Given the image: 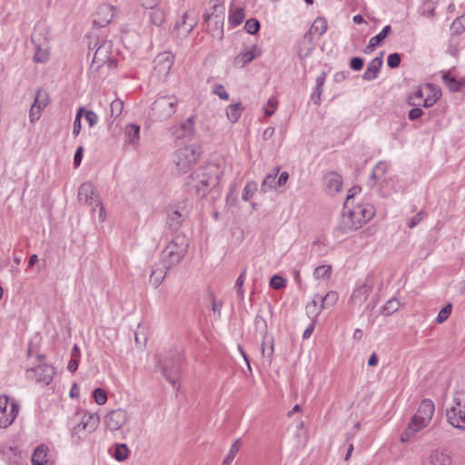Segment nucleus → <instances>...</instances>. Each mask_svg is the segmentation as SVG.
Segmentation results:
<instances>
[{
    "instance_id": "25",
    "label": "nucleus",
    "mask_w": 465,
    "mask_h": 465,
    "mask_svg": "<svg viewBox=\"0 0 465 465\" xmlns=\"http://www.w3.org/2000/svg\"><path fill=\"white\" fill-rule=\"evenodd\" d=\"M426 97L423 100L422 106L429 108L432 106L440 97V89L431 84H425Z\"/></svg>"
},
{
    "instance_id": "4",
    "label": "nucleus",
    "mask_w": 465,
    "mask_h": 465,
    "mask_svg": "<svg viewBox=\"0 0 465 465\" xmlns=\"http://www.w3.org/2000/svg\"><path fill=\"white\" fill-rule=\"evenodd\" d=\"M179 99L173 94L160 95L151 106L152 116L156 121H164L174 114Z\"/></svg>"
},
{
    "instance_id": "38",
    "label": "nucleus",
    "mask_w": 465,
    "mask_h": 465,
    "mask_svg": "<svg viewBox=\"0 0 465 465\" xmlns=\"http://www.w3.org/2000/svg\"><path fill=\"white\" fill-rule=\"evenodd\" d=\"M245 18L244 9L242 7H237L234 10H231L229 15V23L232 26H237L241 25Z\"/></svg>"
},
{
    "instance_id": "64",
    "label": "nucleus",
    "mask_w": 465,
    "mask_h": 465,
    "mask_svg": "<svg viewBox=\"0 0 465 465\" xmlns=\"http://www.w3.org/2000/svg\"><path fill=\"white\" fill-rule=\"evenodd\" d=\"M423 114V111L419 106H415L409 111L408 116L411 120L414 121L419 119Z\"/></svg>"
},
{
    "instance_id": "51",
    "label": "nucleus",
    "mask_w": 465,
    "mask_h": 465,
    "mask_svg": "<svg viewBox=\"0 0 465 465\" xmlns=\"http://www.w3.org/2000/svg\"><path fill=\"white\" fill-rule=\"evenodd\" d=\"M93 397H94V401L98 404V405H104L106 403L107 401V394H106V391L101 388H96L94 391H93Z\"/></svg>"
},
{
    "instance_id": "54",
    "label": "nucleus",
    "mask_w": 465,
    "mask_h": 465,
    "mask_svg": "<svg viewBox=\"0 0 465 465\" xmlns=\"http://www.w3.org/2000/svg\"><path fill=\"white\" fill-rule=\"evenodd\" d=\"M451 304L449 303L447 304L446 306H444L440 311V312L438 313V316L436 318V322L438 323H442L444 322L450 315L451 313Z\"/></svg>"
},
{
    "instance_id": "15",
    "label": "nucleus",
    "mask_w": 465,
    "mask_h": 465,
    "mask_svg": "<svg viewBox=\"0 0 465 465\" xmlns=\"http://www.w3.org/2000/svg\"><path fill=\"white\" fill-rule=\"evenodd\" d=\"M129 420V415L125 410L117 409L109 411L104 418V425L110 430L121 429Z\"/></svg>"
},
{
    "instance_id": "40",
    "label": "nucleus",
    "mask_w": 465,
    "mask_h": 465,
    "mask_svg": "<svg viewBox=\"0 0 465 465\" xmlns=\"http://www.w3.org/2000/svg\"><path fill=\"white\" fill-rule=\"evenodd\" d=\"M327 27L328 26L326 19L322 17H318L317 19H315L311 29L308 32H312V35L314 33L321 35L326 32Z\"/></svg>"
},
{
    "instance_id": "1",
    "label": "nucleus",
    "mask_w": 465,
    "mask_h": 465,
    "mask_svg": "<svg viewBox=\"0 0 465 465\" xmlns=\"http://www.w3.org/2000/svg\"><path fill=\"white\" fill-rule=\"evenodd\" d=\"M223 170L215 163H208L197 168L187 179L186 185L197 198H204L218 183Z\"/></svg>"
},
{
    "instance_id": "39",
    "label": "nucleus",
    "mask_w": 465,
    "mask_h": 465,
    "mask_svg": "<svg viewBox=\"0 0 465 465\" xmlns=\"http://www.w3.org/2000/svg\"><path fill=\"white\" fill-rule=\"evenodd\" d=\"M400 302L396 298H392L382 306L381 313L384 316L391 315L400 309Z\"/></svg>"
},
{
    "instance_id": "62",
    "label": "nucleus",
    "mask_w": 465,
    "mask_h": 465,
    "mask_svg": "<svg viewBox=\"0 0 465 465\" xmlns=\"http://www.w3.org/2000/svg\"><path fill=\"white\" fill-rule=\"evenodd\" d=\"M85 120L88 122L89 126L93 127L96 124L98 116L94 112L88 110L85 112Z\"/></svg>"
},
{
    "instance_id": "48",
    "label": "nucleus",
    "mask_w": 465,
    "mask_h": 465,
    "mask_svg": "<svg viewBox=\"0 0 465 465\" xmlns=\"http://www.w3.org/2000/svg\"><path fill=\"white\" fill-rule=\"evenodd\" d=\"M331 273V265H321L314 270V276L316 279H328Z\"/></svg>"
},
{
    "instance_id": "43",
    "label": "nucleus",
    "mask_w": 465,
    "mask_h": 465,
    "mask_svg": "<svg viewBox=\"0 0 465 465\" xmlns=\"http://www.w3.org/2000/svg\"><path fill=\"white\" fill-rule=\"evenodd\" d=\"M48 104V96L42 90H37L35 97V102L32 104L33 107L43 110Z\"/></svg>"
},
{
    "instance_id": "3",
    "label": "nucleus",
    "mask_w": 465,
    "mask_h": 465,
    "mask_svg": "<svg viewBox=\"0 0 465 465\" xmlns=\"http://www.w3.org/2000/svg\"><path fill=\"white\" fill-rule=\"evenodd\" d=\"M188 247V238L182 233L176 234L163 248L160 265H163L165 270H170L179 264L185 257Z\"/></svg>"
},
{
    "instance_id": "16",
    "label": "nucleus",
    "mask_w": 465,
    "mask_h": 465,
    "mask_svg": "<svg viewBox=\"0 0 465 465\" xmlns=\"http://www.w3.org/2000/svg\"><path fill=\"white\" fill-rule=\"evenodd\" d=\"M173 64V56L169 52L159 54L153 60V70L159 77L166 76Z\"/></svg>"
},
{
    "instance_id": "17",
    "label": "nucleus",
    "mask_w": 465,
    "mask_h": 465,
    "mask_svg": "<svg viewBox=\"0 0 465 465\" xmlns=\"http://www.w3.org/2000/svg\"><path fill=\"white\" fill-rule=\"evenodd\" d=\"M197 22L194 18H190L187 13H184L182 21L177 22L173 30V35L176 38H185L195 27Z\"/></svg>"
},
{
    "instance_id": "12",
    "label": "nucleus",
    "mask_w": 465,
    "mask_h": 465,
    "mask_svg": "<svg viewBox=\"0 0 465 465\" xmlns=\"http://www.w3.org/2000/svg\"><path fill=\"white\" fill-rule=\"evenodd\" d=\"M182 357L179 353H171L162 363L161 371L164 375L165 379L173 385L176 390L179 389V373L181 370Z\"/></svg>"
},
{
    "instance_id": "50",
    "label": "nucleus",
    "mask_w": 465,
    "mask_h": 465,
    "mask_svg": "<svg viewBox=\"0 0 465 465\" xmlns=\"http://www.w3.org/2000/svg\"><path fill=\"white\" fill-rule=\"evenodd\" d=\"M260 27H261L260 23L255 18L248 19L244 25V29L246 30V32L248 34H251V35L256 34L260 30Z\"/></svg>"
},
{
    "instance_id": "42",
    "label": "nucleus",
    "mask_w": 465,
    "mask_h": 465,
    "mask_svg": "<svg viewBox=\"0 0 465 465\" xmlns=\"http://www.w3.org/2000/svg\"><path fill=\"white\" fill-rule=\"evenodd\" d=\"M442 80L450 91L457 92L460 89V83L450 73L443 74Z\"/></svg>"
},
{
    "instance_id": "53",
    "label": "nucleus",
    "mask_w": 465,
    "mask_h": 465,
    "mask_svg": "<svg viewBox=\"0 0 465 465\" xmlns=\"http://www.w3.org/2000/svg\"><path fill=\"white\" fill-rule=\"evenodd\" d=\"M193 119H194V117L191 116L184 123H183L181 124L180 127L183 131V133L181 134V136H186V135L192 134L193 130V124H194Z\"/></svg>"
},
{
    "instance_id": "57",
    "label": "nucleus",
    "mask_w": 465,
    "mask_h": 465,
    "mask_svg": "<svg viewBox=\"0 0 465 465\" xmlns=\"http://www.w3.org/2000/svg\"><path fill=\"white\" fill-rule=\"evenodd\" d=\"M277 100L275 97H271L268 102H267V104L266 106L264 107L263 109V112H264V114L266 116H271L274 114L276 108H277Z\"/></svg>"
},
{
    "instance_id": "32",
    "label": "nucleus",
    "mask_w": 465,
    "mask_h": 465,
    "mask_svg": "<svg viewBox=\"0 0 465 465\" xmlns=\"http://www.w3.org/2000/svg\"><path fill=\"white\" fill-rule=\"evenodd\" d=\"M140 126L134 124H129L124 129L125 142L131 144H136L139 141Z\"/></svg>"
},
{
    "instance_id": "61",
    "label": "nucleus",
    "mask_w": 465,
    "mask_h": 465,
    "mask_svg": "<svg viewBox=\"0 0 465 465\" xmlns=\"http://www.w3.org/2000/svg\"><path fill=\"white\" fill-rule=\"evenodd\" d=\"M424 215H425L424 212H422V211L419 212L414 217L410 219V221L408 222V227L411 229L416 227L420 223V221L424 218Z\"/></svg>"
},
{
    "instance_id": "63",
    "label": "nucleus",
    "mask_w": 465,
    "mask_h": 465,
    "mask_svg": "<svg viewBox=\"0 0 465 465\" xmlns=\"http://www.w3.org/2000/svg\"><path fill=\"white\" fill-rule=\"evenodd\" d=\"M360 192H361V187H359V186H353L349 190L346 201L344 203L345 209H348L349 203H350L351 199H352Z\"/></svg>"
},
{
    "instance_id": "35",
    "label": "nucleus",
    "mask_w": 465,
    "mask_h": 465,
    "mask_svg": "<svg viewBox=\"0 0 465 465\" xmlns=\"http://www.w3.org/2000/svg\"><path fill=\"white\" fill-rule=\"evenodd\" d=\"M32 42L35 45V53L34 55L35 62L37 63H45L49 58V53L46 48H43L39 44H36V35L34 34L31 37Z\"/></svg>"
},
{
    "instance_id": "46",
    "label": "nucleus",
    "mask_w": 465,
    "mask_h": 465,
    "mask_svg": "<svg viewBox=\"0 0 465 465\" xmlns=\"http://www.w3.org/2000/svg\"><path fill=\"white\" fill-rule=\"evenodd\" d=\"M129 454V450L127 446L124 443L117 444L115 446L114 457L116 460L123 461L127 459Z\"/></svg>"
},
{
    "instance_id": "45",
    "label": "nucleus",
    "mask_w": 465,
    "mask_h": 465,
    "mask_svg": "<svg viewBox=\"0 0 465 465\" xmlns=\"http://www.w3.org/2000/svg\"><path fill=\"white\" fill-rule=\"evenodd\" d=\"M317 298L321 301L322 304H323V308L325 306H332L336 303L339 298V294L336 292H329L325 296H317Z\"/></svg>"
},
{
    "instance_id": "49",
    "label": "nucleus",
    "mask_w": 465,
    "mask_h": 465,
    "mask_svg": "<svg viewBox=\"0 0 465 465\" xmlns=\"http://www.w3.org/2000/svg\"><path fill=\"white\" fill-rule=\"evenodd\" d=\"M257 190V184L255 182H248L243 188L242 198L243 201H249Z\"/></svg>"
},
{
    "instance_id": "44",
    "label": "nucleus",
    "mask_w": 465,
    "mask_h": 465,
    "mask_svg": "<svg viewBox=\"0 0 465 465\" xmlns=\"http://www.w3.org/2000/svg\"><path fill=\"white\" fill-rule=\"evenodd\" d=\"M305 309L306 313L310 318H316L323 310V304L318 306V301L314 299L306 305Z\"/></svg>"
},
{
    "instance_id": "55",
    "label": "nucleus",
    "mask_w": 465,
    "mask_h": 465,
    "mask_svg": "<svg viewBox=\"0 0 465 465\" xmlns=\"http://www.w3.org/2000/svg\"><path fill=\"white\" fill-rule=\"evenodd\" d=\"M286 285V281L280 275H273L270 280V286L275 290H280L284 288Z\"/></svg>"
},
{
    "instance_id": "36",
    "label": "nucleus",
    "mask_w": 465,
    "mask_h": 465,
    "mask_svg": "<svg viewBox=\"0 0 465 465\" xmlns=\"http://www.w3.org/2000/svg\"><path fill=\"white\" fill-rule=\"evenodd\" d=\"M425 86L423 88H418L408 96V104L411 106H420L423 103V96L425 95Z\"/></svg>"
},
{
    "instance_id": "31",
    "label": "nucleus",
    "mask_w": 465,
    "mask_h": 465,
    "mask_svg": "<svg viewBox=\"0 0 465 465\" xmlns=\"http://www.w3.org/2000/svg\"><path fill=\"white\" fill-rule=\"evenodd\" d=\"M280 171V167H276L273 170L272 173H268L262 184H261V192L265 193L270 190L276 189L278 187L276 176Z\"/></svg>"
},
{
    "instance_id": "33",
    "label": "nucleus",
    "mask_w": 465,
    "mask_h": 465,
    "mask_svg": "<svg viewBox=\"0 0 465 465\" xmlns=\"http://www.w3.org/2000/svg\"><path fill=\"white\" fill-rule=\"evenodd\" d=\"M273 351V338H268L266 336L265 338H263V341L262 343V354L269 364H271V362L272 361Z\"/></svg>"
},
{
    "instance_id": "7",
    "label": "nucleus",
    "mask_w": 465,
    "mask_h": 465,
    "mask_svg": "<svg viewBox=\"0 0 465 465\" xmlns=\"http://www.w3.org/2000/svg\"><path fill=\"white\" fill-rule=\"evenodd\" d=\"M100 423L97 413H89L82 416L80 421L72 430L71 439L74 444H79L86 436L94 432Z\"/></svg>"
},
{
    "instance_id": "26",
    "label": "nucleus",
    "mask_w": 465,
    "mask_h": 465,
    "mask_svg": "<svg viewBox=\"0 0 465 465\" xmlns=\"http://www.w3.org/2000/svg\"><path fill=\"white\" fill-rule=\"evenodd\" d=\"M184 213H181V211L177 207L171 206L168 210V219L167 224L169 228L173 231H176L182 225L183 221Z\"/></svg>"
},
{
    "instance_id": "47",
    "label": "nucleus",
    "mask_w": 465,
    "mask_h": 465,
    "mask_svg": "<svg viewBox=\"0 0 465 465\" xmlns=\"http://www.w3.org/2000/svg\"><path fill=\"white\" fill-rule=\"evenodd\" d=\"M245 274H246V269H243L235 282L237 296L241 300H243V298H244V291H243L242 286L245 282Z\"/></svg>"
},
{
    "instance_id": "34",
    "label": "nucleus",
    "mask_w": 465,
    "mask_h": 465,
    "mask_svg": "<svg viewBox=\"0 0 465 465\" xmlns=\"http://www.w3.org/2000/svg\"><path fill=\"white\" fill-rule=\"evenodd\" d=\"M243 110H244V107L242 106V104L241 103L230 104L226 108V116L231 123L234 124L240 119V117L242 115V112Z\"/></svg>"
},
{
    "instance_id": "27",
    "label": "nucleus",
    "mask_w": 465,
    "mask_h": 465,
    "mask_svg": "<svg viewBox=\"0 0 465 465\" xmlns=\"http://www.w3.org/2000/svg\"><path fill=\"white\" fill-rule=\"evenodd\" d=\"M391 25L384 26L382 28V30L377 35H375L370 39L369 44L366 46L364 52L366 54L372 52L388 36V35L391 33Z\"/></svg>"
},
{
    "instance_id": "58",
    "label": "nucleus",
    "mask_w": 465,
    "mask_h": 465,
    "mask_svg": "<svg viewBox=\"0 0 465 465\" xmlns=\"http://www.w3.org/2000/svg\"><path fill=\"white\" fill-rule=\"evenodd\" d=\"M401 55L399 54H391L387 59L388 66L391 68H397L401 64Z\"/></svg>"
},
{
    "instance_id": "56",
    "label": "nucleus",
    "mask_w": 465,
    "mask_h": 465,
    "mask_svg": "<svg viewBox=\"0 0 465 465\" xmlns=\"http://www.w3.org/2000/svg\"><path fill=\"white\" fill-rule=\"evenodd\" d=\"M254 325L256 330L260 331L262 334L263 335V338L267 336V322L262 317L257 315L255 318Z\"/></svg>"
},
{
    "instance_id": "5",
    "label": "nucleus",
    "mask_w": 465,
    "mask_h": 465,
    "mask_svg": "<svg viewBox=\"0 0 465 465\" xmlns=\"http://www.w3.org/2000/svg\"><path fill=\"white\" fill-rule=\"evenodd\" d=\"M448 422L456 429L465 430V392L458 391L452 398V405L447 409Z\"/></svg>"
},
{
    "instance_id": "59",
    "label": "nucleus",
    "mask_w": 465,
    "mask_h": 465,
    "mask_svg": "<svg viewBox=\"0 0 465 465\" xmlns=\"http://www.w3.org/2000/svg\"><path fill=\"white\" fill-rule=\"evenodd\" d=\"M363 64L364 60L359 56L352 57L350 61V66L354 71H360L361 69H362Z\"/></svg>"
},
{
    "instance_id": "22",
    "label": "nucleus",
    "mask_w": 465,
    "mask_h": 465,
    "mask_svg": "<svg viewBox=\"0 0 465 465\" xmlns=\"http://www.w3.org/2000/svg\"><path fill=\"white\" fill-rule=\"evenodd\" d=\"M261 54V50L257 45H252L251 49L240 53L233 61L235 66L243 67L251 63L255 57Z\"/></svg>"
},
{
    "instance_id": "23",
    "label": "nucleus",
    "mask_w": 465,
    "mask_h": 465,
    "mask_svg": "<svg viewBox=\"0 0 465 465\" xmlns=\"http://www.w3.org/2000/svg\"><path fill=\"white\" fill-rule=\"evenodd\" d=\"M324 183L326 184V191L329 194H335L340 192L342 186V179L336 173H329L324 176Z\"/></svg>"
},
{
    "instance_id": "8",
    "label": "nucleus",
    "mask_w": 465,
    "mask_h": 465,
    "mask_svg": "<svg viewBox=\"0 0 465 465\" xmlns=\"http://www.w3.org/2000/svg\"><path fill=\"white\" fill-rule=\"evenodd\" d=\"M98 45L94 54L91 69L98 71L104 64H107L109 68H114L117 65V61L111 58L112 42L108 40H102L99 43L98 39L94 44V47Z\"/></svg>"
},
{
    "instance_id": "30",
    "label": "nucleus",
    "mask_w": 465,
    "mask_h": 465,
    "mask_svg": "<svg viewBox=\"0 0 465 465\" xmlns=\"http://www.w3.org/2000/svg\"><path fill=\"white\" fill-rule=\"evenodd\" d=\"M33 465H52L47 460V448L44 445L38 446L32 455Z\"/></svg>"
},
{
    "instance_id": "11",
    "label": "nucleus",
    "mask_w": 465,
    "mask_h": 465,
    "mask_svg": "<svg viewBox=\"0 0 465 465\" xmlns=\"http://www.w3.org/2000/svg\"><path fill=\"white\" fill-rule=\"evenodd\" d=\"M373 286L374 275L368 274L363 281L357 282L348 301V304L351 307L361 306L372 292Z\"/></svg>"
},
{
    "instance_id": "20",
    "label": "nucleus",
    "mask_w": 465,
    "mask_h": 465,
    "mask_svg": "<svg viewBox=\"0 0 465 465\" xmlns=\"http://www.w3.org/2000/svg\"><path fill=\"white\" fill-rule=\"evenodd\" d=\"M215 26L220 30L219 38L223 37V23H224V11L225 7L221 0H215L214 5L212 7Z\"/></svg>"
},
{
    "instance_id": "28",
    "label": "nucleus",
    "mask_w": 465,
    "mask_h": 465,
    "mask_svg": "<svg viewBox=\"0 0 465 465\" xmlns=\"http://www.w3.org/2000/svg\"><path fill=\"white\" fill-rule=\"evenodd\" d=\"M147 9H149L148 16L150 22L156 26H161L165 21V10L158 6V5L155 7H147Z\"/></svg>"
},
{
    "instance_id": "13",
    "label": "nucleus",
    "mask_w": 465,
    "mask_h": 465,
    "mask_svg": "<svg viewBox=\"0 0 465 465\" xmlns=\"http://www.w3.org/2000/svg\"><path fill=\"white\" fill-rule=\"evenodd\" d=\"M19 412L18 403L13 400L9 401V397L0 395V428L5 429L9 427Z\"/></svg>"
},
{
    "instance_id": "10",
    "label": "nucleus",
    "mask_w": 465,
    "mask_h": 465,
    "mask_svg": "<svg viewBox=\"0 0 465 465\" xmlns=\"http://www.w3.org/2000/svg\"><path fill=\"white\" fill-rule=\"evenodd\" d=\"M79 202H83L84 203H88L92 211L94 212L95 208H99V220L104 222L105 220V210L104 207L98 196L95 193L94 186L89 183H84L78 189L77 194Z\"/></svg>"
},
{
    "instance_id": "14",
    "label": "nucleus",
    "mask_w": 465,
    "mask_h": 465,
    "mask_svg": "<svg viewBox=\"0 0 465 465\" xmlns=\"http://www.w3.org/2000/svg\"><path fill=\"white\" fill-rule=\"evenodd\" d=\"M54 375V368L47 364H40L26 371V377L28 379L35 380L37 382H43L46 385L52 381Z\"/></svg>"
},
{
    "instance_id": "29",
    "label": "nucleus",
    "mask_w": 465,
    "mask_h": 465,
    "mask_svg": "<svg viewBox=\"0 0 465 465\" xmlns=\"http://www.w3.org/2000/svg\"><path fill=\"white\" fill-rule=\"evenodd\" d=\"M387 169H388L387 163L379 162L370 175V178L368 181V185L370 187H373L376 184L377 181L381 179L382 176L386 173Z\"/></svg>"
},
{
    "instance_id": "24",
    "label": "nucleus",
    "mask_w": 465,
    "mask_h": 465,
    "mask_svg": "<svg viewBox=\"0 0 465 465\" xmlns=\"http://www.w3.org/2000/svg\"><path fill=\"white\" fill-rule=\"evenodd\" d=\"M430 465H451L452 460L449 453L444 450H432L429 456Z\"/></svg>"
},
{
    "instance_id": "41",
    "label": "nucleus",
    "mask_w": 465,
    "mask_h": 465,
    "mask_svg": "<svg viewBox=\"0 0 465 465\" xmlns=\"http://www.w3.org/2000/svg\"><path fill=\"white\" fill-rule=\"evenodd\" d=\"M241 446V440L236 439L232 444L230 450L223 461V465H231Z\"/></svg>"
},
{
    "instance_id": "18",
    "label": "nucleus",
    "mask_w": 465,
    "mask_h": 465,
    "mask_svg": "<svg viewBox=\"0 0 465 465\" xmlns=\"http://www.w3.org/2000/svg\"><path fill=\"white\" fill-rule=\"evenodd\" d=\"M114 15V7L108 4L101 5L94 15V25L104 27L112 21Z\"/></svg>"
},
{
    "instance_id": "6",
    "label": "nucleus",
    "mask_w": 465,
    "mask_h": 465,
    "mask_svg": "<svg viewBox=\"0 0 465 465\" xmlns=\"http://www.w3.org/2000/svg\"><path fill=\"white\" fill-rule=\"evenodd\" d=\"M202 152L198 145L190 144L179 148L173 156V162L179 173H186L199 159Z\"/></svg>"
},
{
    "instance_id": "60",
    "label": "nucleus",
    "mask_w": 465,
    "mask_h": 465,
    "mask_svg": "<svg viewBox=\"0 0 465 465\" xmlns=\"http://www.w3.org/2000/svg\"><path fill=\"white\" fill-rule=\"evenodd\" d=\"M213 93L223 100H229V94L223 84H215L213 87Z\"/></svg>"
},
{
    "instance_id": "19",
    "label": "nucleus",
    "mask_w": 465,
    "mask_h": 465,
    "mask_svg": "<svg viewBox=\"0 0 465 465\" xmlns=\"http://www.w3.org/2000/svg\"><path fill=\"white\" fill-rule=\"evenodd\" d=\"M384 52H381L380 56L373 58L370 64H368L365 72L362 74V78L366 81H372L378 77V74L383 64V56Z\"/></svg>"
},
{
    "instance_id": "37",
    "label": "nucleus",
    "mask_w": 465,
    "mask_h": 465,
    "mask_svg": "<svg viewBox=\"0 0 465 465\" xmlns=\"http://www.w3.org/2000/svg\"><path fill=\"white\" fill-rule=\"evenodd\" d=\"M169 270H165L163 265L160 268L153 269L150 275V281L153 285L157 288L165 278L167 272Z\"/></svg>"
},
{
    "instance_id": "2",
    "label": "nucleus",
    "mask_w": 465,
    "mask_h": 465,
    "mask_svg": "<svg viewBox=\"0 0 465 465\" xmlns=\"http://www.w3.org/2000/svg\"><path fill=\"white\" fill-rule=\"evenodd\" d=\"M375 214V209L371 204H358L354 207H343V212L336 228L338 232L347 234L360 229Z\"/></svg>"
},
{
    "instance_id": "52",
    "label": "nucleus",
    "mask_w": 465,
    "mask_h": 465,
    "mask_svg": "<svg viewBox=\"0 0 465 465\" xmlns=\"http://www.w3.org/2000/svg\"><path fill=\"white\" fill-rule=\"evenodd\" d=\"M111 117L116 119L123 112L124 104L119 99H115L111 103Z\"/></svg>"
},
{
    "instance_id": "9",
    "label": "nucleus",
    "mask_w": 465,
    "mask_h": 465,
    "mask_svg": "<svg viewBox=\"0 0 465 465\" xmlns=\"http://www.w3.org/2000/svg\"><path fill=\"white\" fill-rule=\"evenodd\" d=\"M434 403L429 399H424L419 405L417 412L413 415L409 429L418 432L425 428L430 421L434 413Z\"/></svg>"
},
{
    "instance_id": "21",
    "label": "nucleus",
    "mask_w": 465,
    "mask_h": 465,
    "mask_svg": "<svg viewBox=\"0 0 465 465\" xmlns=\"http://www.w3.org/2000/svg\"><path fill=\"white\" fill-rule=\"evenodd\" d=\"M313 49L314 45L312 32H306L298 44V56L301 60H304L312 54Z\"/></svg>"
}]
</instances>
